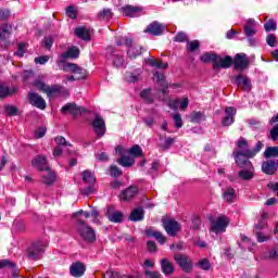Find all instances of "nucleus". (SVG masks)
<instances>
[{"label":"nucleus","mask_w":278,"mask_h":278,"mask_svg":"<svg viewBox=\"0 0 278 278\" xmlns=\"http://www.w3.org/2000/svg\"><path fill=\"white\" fill-rule=\"evenodd\" d=\"M250 63L251 61L249 60V56L242 52L236 54L235 60H232V64H235L236 71H245V68H249Z\"/></svg>","instance_id":"obj_11"},{"label":"nucleus","mask_w":278,"mask_h":278,"mask_svg":"<svg viewBox=\"0 0 278 278\" xmlns=\"http://www.w3.org/2000/svg\"><path fill=\"white\" fill-rule=\"evenodd\" d=\"M47 134V127L41 126L39 127L35 132V138H43V136Z\"/></svg>","instance_id":"obj_61"},{"label":"nucleus","mask_w":278,"mask_h":278,"mask_svg":"<svg viewBox=\"0 0 278 278\" xmlns=\"http://www.w3.org/2000/svg\"><path fill=\"white\" fill-rule=\"evenodd\" d=\"M154 79H156L159 86H161L162 93L166 94L168 92V83H166V76H164L163 73L155 72Z\"/></svg>","instance_id":"obj_26"},{"label":"nucleus","mask_w":278,"mask_h":278,"mask_svg":"<svg viewBox=\"0 0 278 278\" xmlns=\"http://www.w3.org/2000/svg\"><path fill=\"white\" fill-rule=\"evenodd\" d=\"M173 119L177 129H181V127H184V119H181V115L179 113L174 114Z\"/></svg>","instance_id":"obj_52"},{"label":"nucleus","mask_w":278,"mask_h":278,"mask_svg":"<svg viewBox=\"0 0 278 278\" xmlns=\"http://www.w3.org/2000/svg\"><path fill=\"white\" fill-rule=\"evenodd\" d=\"M264 155L266 160H270V157H278V147L266 148Z\"/></svg>","instance_id":"obj_43"},{"label":"nucleus","mask_w":278,"mask_h":278,"mask_svg":"<svg viewBox=\"0 0 278 278\" xmlns=\"http://www.w3.org/2000/svg\"><path fill=\"white\" fill-rule=\"evenodd\" d=\"M265 31H275L277 29V23L273 20H269L264 24Z\"/></svg>","instance_id":"obj_53"},{"label":"nucleus","mask_w":278,"mask_h":278,"mask_svg":"<svg viewBox=\"0 0 278 278\" xmlns=\"http://www.w3.org/2000/svg\"><path fill=\"white\" fill-rule=\"evenodd\" d=\"M195 266L198 268H201L202 270H210L212 268V264H210V261L207 258L200 260Z\"/></svg>","instance_id":"obj_47"},{"label":"nucleus","mask_w":278,"mask_h":278,"mask_svg":"<svg viewBox=\"0 0 278 278\" xmlns=\"http://www.w3.org/2000/svg\"><path fill=\"white\" fill-rule=\"evenodd\" d=\"M103 278H134L131 276L123 275L121 276L118 271H106L103 276Z\"/></svg>","instance_id":"obj_49"},{"label":"nucleus","mask_w":278,"mask_h":278,"mask_svg":"<svg viewBox=\"0 0 278 278\" xmlns=\"http://www.w3.org/2000/svg\"><path fill=\"white\" fill-rule=\"evenodd\" d=\"M0 268H16V263L11 260H0Z\"/></svg>","instance_id":"obj_51"},{"label":"nucleus","mask_w":278,"mask_h":278,"mask_svg":"<svg viewBox=\"0 0 278 278\" xmlns=\"http://www.w3.org/2000/svg\"><path fill=\"white\" fill-rule=\"evenodd\" d=\"M227 227H229V218L226 216H219L211 224V231L213 233H225L227 231Z\"/></svg>","instance_id":"obj_6"},{"label":"nucleus","mask_w":278,"mask_h":278,"mask_svg":"<svg viewBox=\"0 0 278 278\" xmlns=\"http://www.w3.org/2000/svg\"><path fill=\"white\" fill-rule=\"evenodd\" d=\"M147 236L155 238L160 244H164L166 242V237L162 235V232L155 231L153 229L146 230Z\"/></svg>","instance_id":"obj_35"},{"label":"nucleus","mask_w":278,"mask_h":278,"mask_svg":"<svg viewBox=\"0 0 278 278\" xmlns=\"http://www.w3.org/2000/svg\"><path fill=\"white\" fill-rule=\"evenodd\" d=\"M16 92V88H9L8 86L0 84V99H3L5 97H12Z\"/></svg>","instance_id":"obj_37"},{"label":"nucleus","mask_w":278,"mask_h":278,"mask_svg":"<svg viewBox=\"0 0 278 278\" xmlns=\"http://www.w3.org/2000/svg\"><path fill=\"white\" fill-rule=\"evenodd\" d=\"M142 75V71L135 70L134 72H126L125 74V80L128 81V84H136L140 79V76Z\"/></svg>","instance_id":"obj_29"},{"label":"nucleus","mask_w":278,"mask_h":278,"mask_svg":"<svg viewBox=\"0 0 278 278\" xmlns=\"http://www.w3.org/2000/svg\"><path fill=\"white\" fill-rule=\"evenodd\" d=\"M267 260H278V245L269 250L265 256Z\"/></svg>","instance_id":"obj_50"},{"label":"nucleus","mask_w":278,"mask_h":278,"mask_svg":"<svg viewBox=\"0 0 278 278\" xmlns=\"http://www.w3.org/2000/svg\"><path fill=\"white\" fill-rule=\"evenodd\" d=\"M12 36V26L8 24H2L0 26V42L8 40Z\"/></svg>","instance_id":"obj_32"},{"label":"nucleus","mask_w":278,"mask_h":278,"mask_svg":"<svg viewBox=\"0 0 278 278\" xmlns=\"http://www.w3.org/2000/svg\"><path fill=\"white\" fill-rule=\"evenodd\" d=\"M49 62V55L35 58V64H47Z\"/></svg>","instance_id":"obj_63"},{"label":"nucleus","mask_w":278,"mask_h":278,"mask_svg":"<svg viewBox=\"0 0 278 278\" xmlns=\"http://www.w3.org/2000/svg\"><path fill=\"white\" fill-rule=\"evenodd\" d=\"M164 31H166V25L160 24V22L151 23L146 29V33L152 36H162Z\"/></svg>","instance_id":"obj_16"},{"label":"nucleus","mask_w":278,"mask_h":278,"mask_svg":"<svg viewBox=\"0 0 278 278\" xmlns=\"http://www.w3.org/2000/svg\"><path fill=\"white\" fill-rule=\"evenodd\" d=\"M142 47L139 46H135V47H130L127 51V55L128 58H130V60H134V58H138V55H142Z\"/></svg>","instance_id":"obj_40"},{"label":"nucleus","mask_w":278,"mask_h":278,"mask_svg":"<svg viewBox=\"0 0 278 278\" xmlns=\"http://www.w3.org/2000/svg\"><path fill=\"white\" fill-rule=\"evenodd\" d=\"M34 86L38 88V90H41V92H45L47 94V88H49V85H46L45 81H42L41 79H36Z\"/></svg>","instance_id":"obj_48"},{"label":"nucleus","mask_w":278,"mask_h":278,"mask_svg":"<svg viewBox=\"0 0 278 278\" xmlns=\"http://www.w3.org/2000/svg\"><path fill=\"white\" fill-rule=\"evenodd\" d=\"M43 47H46L47 49H51V47H53V37L51 36L45 37Z\"/></svg>","instance_id":"obj_62"},{"label":"nucleus","mask_w":278,"mask_h":278,"mask_svg":"<svg viewBox=\"0 0 278 278\" xmlns=\"http://www.w3.org/2000/svg\"><path fill=\"white\" fill-rule=\"evenodd\" d=\"M114 16L112 9H103L97 14L98 21H110Z\"/></svg>","instance_id":"obj_38"},{"label":"nucleus","mask_w":278,"mask_h":278,"mask_svg":"<svg viewBox=\"0 0 278 278\" xmlns=\"http://www.w3.org/2000/svg\"><path fill=\"white\" fill-rule=\"evenodd\" d=\"M64 71H67L68 73H74V77L76 79H86V76L88 75V72H86L85 68L79 67L78 64L75 63H66L64 65Z\"/></svg>","instance_id":"obj_9"},{"label":"nucleus","mask_w":278,"mask_h":278,"mask_svg":"<svg viewBox=\"0 0 278 278\" xmlns=\"http://www.w3.org/2000/svg\"><path fill=\"white\" fill-rule=\"evenodd\" d=\"M46 94L50 99H53V97H68V89L61 85H52L48 86Z\"/></svg>","instance_id":"obj_8"},{"label":"nucleus","mask_w":278,"mask_h":278,"mask_svg":"<svg viewBox=\"0 0 278 278\" xmlns=\"http://www.w3.org/2000/svg\"><path fill=\"white\" fill-rule=\"evenodd\" d=\"M191 123H203L205 121V113L203 112H192L190 115Z\"/></svg>","instance_id":"obj_42"},{"label":"nucleus","mask_w":278,"mask_h":278,"mask_svg":"<svg viewBox=\"0 0 278 278\" xmlns=\"http://www.w3.org/2000/svg\"><path fill=\"white\" fill-rule=\"evenodd\" d=\"M201 43H199V40L189 41L187 43V51H197L199 49Z\"/></svg>","instance_id":"obj_56"},{"label":"nucleus","mask_w":278,"mask_h":278,"mask_svg":"<svg viewBox=\"0 0 278 278\" xmlns=\"http://www.w3.org/2000/svg\"><path fill=\"white\" fill-rule=\"evenodd\" d=\"M147 278H162V274L160 271H146Z\"/></svg>","instance_id":"obj_64"},{"label":"nucleus","mask_w":278,"mask_h":278,"mask_svg":"<svg viewBox=\"0 0 278 278\" xmlns=\"http://www.w3.org/2000/svg\"><path fill=\"white\" fill-rule=\"evenodd\" d=\"M115 153L121 156L117 159V164H119V166H123L124 168H131V166L136 164V160H134V157L126 156L127 149H125L123 146H117L115 148Z\"/></svg>","instance_id":"obj_5"},{"label":"nucleus","mask_w":278,"mask_h":278,"mask_svg":"<svg viewBox=\"0 0 278 278\" xmlns=\"http://www.w3.org/2000/svg\"><path fill=\"white\" fill-rule=\"evenodd\" d=\"M113 66H115V68H125V66H127V63L125 62V58L123 55L114 54Z\"/></svg>","instance_id":"obj_39"},{"label":"nucleus","mask_w":278,"mask_h":278,"mask_svg":"<svg viewBox=\"0 0 278 278\" xmlns=\"http://www.w3.org/2000/svg\"><path fill=\"white\" fill-rule=\"evenodd\" d=\"M201 62L204 64H210L213 62L214 71H220V68H231V64H233V58L226 55L222 58L220 55L214 52H206L200 56Z\"/></svg>","instance_id":"obj_2"},{"label":"nucleus","mask_w":278,"mask_h":278,"mask_svg":"<svg viewBox=\"0 0 278 278\" xmlns=\"http://www.w3.org/2000/svg\"><path fill=\"white\" fill-rule=\"evenodd\" d=\"M83 181L85 184H89V186H90V185L94 184V181H97V178H94V175H92V172L85 170L83 173Z\"/></svg>","instance_id":"obj_44"},{"label":"nucleus","mask_w":278,"mask_h":278,"mask_svg":"<svg viewBox=\"0 0 278 278\" xmlns=\"http://www.w3.org/2000/svg\"><path fill=\"white\" fill-rule=\"evenodd\" d=\"M223 199L227 203H233V200L236 199V190L233 188H231V187L227 188L223 192Z\"/></svg>","instance_id":"obj_34"},{"label":"nucleus","mask_w":278,"mask_h":278,"mask_svg":"<svg viewBox=\"0 0 278 278\" xmlns=\"http://www.w3.org/2000/svg\"><path fill=\"white\" fill-rule=\"evenodd\" d=\"M244 34L248 38H251L257 34V30H255V27L251 26H243Z\"/></svg>","instance_id":"obj_55"},{"label":"nucleus","mask_w":278,"mask_h":278,"mask_svg":"<svg viewBox=\"0 0 278 278\" xmlns=\"http://www.w3.org/2000/svg\"><path fill=\"white\" fill-rule=\"evenodd\" d=\"M161 270L167 277L175 273V266L168 261V258L161 260Z\"/></svg>","instance_id":"obj_27"},{"label":"nucleus","mask_w":278,"mask_h":278,"mask_svg":"<svg viewBox=\"0 0 278 278\" xmlns=\"http://www.w3.org/2000/svg\"><path fill=\"white\" fill-rule=\"evenodd\" d=\"M92 127L99 138L105 136V121L100 115H96V118L92 122Z\"/></svg>","instance_id":"obj_15"},{"label":"nucleus","mask_w":278,"mask_h":278,"mask_svg":"<svg viewBox=\"0 0 278 278\" xmlns=\"http://www.w3.org/2000/svg\"><path fill=\"white\" fill-rule=\"evenodd\" d=\"M278 161L268 160L263 162L262 170L265 175H275L277 173Z\"/></svg>","instance_id":"obj_21"},{"label":"nucleus","mask_w":278,"mask_h":278,"mask_svg":"<svg viewBox=\"0 0 278 278\" xmlns=\"http://www.w3.org/2000/svg\"><path fill=\"white\" fill-rule=\"evenodd\" d=\"M47 247H49V243L46 240L35 241L27 250L28 260H40Z\"/></svg>","instance_id":"obj_3"},{"label":"nucleus","mask_w":278,"mask_h":278,"mask_svg":"<svg viewBox=\"0 0 278 278\" xmlns=\"http://www.w3.org/2000/svg\"><path fill=\"white\" fill-rule=\"evenodd\" d=\"M43 173L45 174L41 178L42 184H46V186H53V184H55V172H53L52 168L49 167Z\"/></svg>","instance_id":"obj_25"},{"label":"nucleus","mask_w":278,"mask_h":278,"mask_svg":"<svg viewBox=\"0 0 278 278\" xmlns=\"http://www.w3.org/2000/svg\"><path fill=\"white\" fill-rule=\"evenodd\" d=\"M226 116L222 121L223 127H229L230 125H233L235 116H236V109L232 106H228L225 110Z\"/></svg>","instance_id":"obj_22"},{"label":"nucleus","mask_w":278,"mask_h":278,"mask_svg":"<svg viewBox=\"0 0 278 278\" xmlns=\"http://www.w3.org/2000/svg\"><path fill=\"white\" fill-rule=\"evenodd\" d=\"M25 49H27L26 43H18L16 55H18V58H23L25 55Z\"/></svg>","instance_id":"obj_59"},{"label":"nucleus","mask_w":278,"mask_h":278,"mask_svg":"<svg viewBox=\"0 0 278 278\" xmlns=\"http://www.w3.org/2000/svg\"><path fill=\"white\" fill-rule=\"evenodd\" d=\"M163 227L168 236L175 238L181 230V225L175 219H166L163 222Z\"/></svg>","instance_id":"obj_10"},{"label":"nucleus","mask_w":278,"mask_h":278,"mask_svg":"<svg viewBox=\"0 0 278 278\" xmlns=\"http://www.w3.org/2000/svg\"><path fill=\"white\" fill-rule=\"evenodd\" d=\"M33 168H37V170L46 172L51 168L49 166V162L47 161V156L45 155H36L31 161Z\"/></svg>","instance_id":"obj_13"},{"label":"nucleus","mask_w":278,"mask_h":278,"mask_svg":"<svg viewBox=\"0 0 278 278\" xmlns=\"http://www.w3.org/2000/svg\"><path fill=\"white\" fill-rule=\"evenodd\" d=\"M77 231L86 242H94V240H97L94 229H92V227L88 226L86 222L79 218L77 219Z\"/></svg>","instance_id":"obj_4"},{"label":"nucleus","mask_w":278,"mask_h":278,"mask_svg":"<svg viewBox=\"0 0 278 278\" xmlns=\"http://www.w3.org/2000/svg\"><path fill=\"white\" fill-rule=\"evenodd\" d=\"M264 149V143L262 141L256 142L254 150H243L236 152L235 160L240 168H243L239 172L240 179L249 181L253 179V164L249 161V157H255Z\"/></svg>","instance_id":"obj_1"},{"label":"nucleus","mask_w":278,"mask_h":278,"mask_svg":"<svg viewBox=\"0 0 278 278\" xmlns=\"http://www.w3.org/2000/svg\"><path fill=\"white\" fill-rule=\"evenodd\" d=\"M110 170L111 177H121V175H123V172L116 165H112Z\"/></svg>","instance_id":"obj_58"},{"label":"nucleus","mask_w":278,"mask_h":278,"mask_svg":"<svg viewBox=\"0 0 278 278\" xmlns=\"http://www.w3.org/2000/svg\"><path fill=\"white\" fill-rule=\"evenodd\" d=\"M138 194V188L136 186H130L123 190L119 194L121 201H131Z\"/></svg>","instance_id":"obj_24"},{"label":"nucleus","mask_w":278,"mask_h":278,"mask_svg":"<svg viewBox=\"0 0 278 278\" xmlns=\"http://www.w3.org/2000/svg\"><path fill=\"white\" fill-rule=\"evenodd\" d=\"M140 98L144 103H148L149 105L153 104L155 101V94L152 92L151 89H143L140 92Z\"/></svg>","instance_id":"obj_28"},{"label":"nucleus","mask_w":278,"mask_h":278,"mask_svg":"<svg viewBox=\"0 0 278 278\" xmlns=\"http://www.w3.org/2000/svg\"><path fill=\"white\" fill-rule=\"evenodd\" d=\"M75 34L78 38H81V40H90V33H88V29H86V27L76 28Z\"/></svg>","instance_id":"obj_41"},{"label":"nucleus","mask_w":278,"mask_h":278,"mask_svg":"<svg viewBox=\"0 0 278 278\" xmlns=\"http://www.w3.org/2000/svg\"><path fill=\"white\" fill-rule=\"evenodd\" d=\"M70 273L72 277H84V273H86V265L80 262L74 263L70 267Z\"/></svg>","instance_id":"obj_23"},{"label":"nucleus","mask_w":278,"mask_h":278,"mask_svg":"<svg viewBox=\"0 0 278 278\" xmlns=\"http://www.w3.org/2000/svg\"><path fill=\"white\" fill-rule=\"evenodd\" d=\"M56 147L53 150L54 157H60L62 153H64V149H67V147H73L64 137H56L54 139Z\"/></svg>","instance_id":"obj_14"},{"label":"nucleus","mask_w":278,"mask_h":278,"mask_svg":"<svg viewBox=\"0 0 278 278\" xmlns=\"http://www.w3.org/2000/svg\"><path fill=\"white\" fill-rule=\"evenodd\" d=\"M235 84L244 92H251V79L249 77L239 74L235 77Z\"/></svg>","instance_id":"obj_17"},{"label":"nucleus","mask_w":278,"mask_h":278,"mask_svg":"<svg viewBox=\"0 0 278 278\" xmlns=\"http://www.w3.org/2000/svg\"><path fill=\"white\" fill-rule=\"evenodd\" d=\"M127 153H129L132 159L140 157V155H142V148H140L138 144H135L127 151Z\"/></svg>","instance_id":"obj_45"},{"label":"nucleus","mask_w":278,"mask_h":278,"mask_svg":"<svg viewBox=\"0 0 278 278\" xmlns=\"http://www.w3.org/2000/svg\"><path fill=\"white\" fill-rule=\"evenodd\" d=\"M4 110L9 116H16L18 114V109L14 105L8 104Z\"/></svg>","instance_id":"obj_54"},{"label":"nucleus","mask_w":278,"mask_h":278,"mask_svg":"<svg viewBox=\"0 0 278 278\" xmlns=\"http://www.w3.org/2000/svg\"><path fill=\"white\" fill-rule=\"evenodd\" d=\"M119 12H123L125 16H129L130 18H136V16H140V12H142V8L126 4L125 7H122L119 9Z\"/></svg>","instance_id":"obj_18"},{"label":"nucleus","mask_w":278,"mask_h":278,"mask_svg":"<svg viewBox=\"0 0 278 278\" xmlns=\"http://www.w3.org/2000/svg\"><path fill=\"white\" fill-rule=\"evenodd\" d=\"M174 260L181 270H184V273H190L194 266L192 258L188 257L186 254H175Z\"/></svg>","instance_id":"obj_7"},{"label":"nucleus","mask_w":278,"mask_h":278,"mask_svg":"<svg viewBox=\"0 0 278 278\" xmlns=\"http://www.w3.org/2000/svg\"><path fill=\"white\" fill-rule=\"evenodd\" d=\"M66 14L70 18H77V10L74 7H68L66 9Z\"/></svg>","instance_id":"obj_60"},{"label":"nucleus","mask_w":278,"mask_h":278,"mask_svg":"<svg viewBox=\"0 0 278 278\" xmlns=\"http://www.w3.org/2000/svg\"><path fill=\"white\" fill-rule=\"evenodd\" d=\"M144 219V210L142 207H137L135 208L130 215H129V220L132 223H138L139 220Z\"/></svg>","instance_id":"obj_31"},{"label":"nucleus","mask_w":278,"mask_h":278,"mask_svg":"<svg viewBox=\"0 0 278 278\" xmlns=\"http://www.w3.org/2000/svg\"><path fill=\"white\" fill-rule=\"evenodd\" d=\"M105 216L111 223H123L124 215L121 211H115L114 207L109 206L106 208Z\"/></svg>","instance_id":"obj_19"},{"label":"nucleus","mask_w":278,"mask_h":278,"mask_svg":"<svg viewBox=\"0 0 278 278\" xmlns=\"http://www.w3.org/2000/svg\"><path fill=\"white\" fill-rule=\"evenodd\" d=\"M28 101L30 105H34V108H38V110L47 109V102L45 101V98L34 91H30L28 93Z\"/></svg>","instance_id":"obj_12"},{"label":"nucleus","mask_w":278,"mask_h":278,"mask_svg":"<svg viewBox=\"0 0 278 278\" xmlns=\"http://www.w3.org/2000/svg\"><path fill=\"white\" fill-rule=\"evenodd\" d=\"M62 60H68V58L76 60V58H79V48L73 46L70 49H67L66 52L61 54Z\"/></svg>","instance_id":"obj_33"},{"label":"nucleus","mask_w":278,"mask_h":278,"mask_svg":"<svg viewBox=\"0 0 278 278\" xmlns=\"http://www.w3.org/2000/svg\"><path fill=\"white\" fill-rule=\"evenodd\" d=\"M173 142H175V139L172 137L160 136L159 138V147L160 149H163V151L170 149V147H173Z\"/></svg>","instance_id":"obj_30"},{"label":"nucleus","mask_w":278,"mask_h":278,"mask_svg":"<svg viewBox=\"0 0 278 278\" xmlns=\"http://www.w3.org/2000/svg\"><path fill=\"white\" fill-rule=\"evenodd\" d=\"M61 112L62 114H66V112H70V114H73V116H79L81 112H86V109L77 106V104L75 103H68L61 109Z\"/></svg>","instance_id":"obj_20"},{"label":"nucleus","mask_w":278,"mask_h":278,"mask_svg":"<svg viewBox=\"0 0 278 278\" xmlns=\"http://www.w3.org/2000/svg\"><path fill=\"white\" fill-rule=\"evenodd\" d=\"M186 40H188V35H186V33H178L175 37H174V42H186Z\"/></svg>","instance_id":"obj_57"},{"label":"nucleus","mask_w":278,"mask_h":278,"mask_svg":"<svg viewBox=\"0 0 278 278\" xmlns=\"http://www.w3.org/2000/svg\"><path fill=\"white\" fill-rule=\"evenodd\" d=\"M274 123H278V115L271 117V119L269 121V125H273ZM269 134H270L271 140H274V142H277V140H278V124L271 128Z\"/></svg>","instance_id":"obj_36"},{"label":"nucleus","mask_w":278,"mask_h":278,"mask_svg":"<svg viewBox=\"0 0 278 278\" xmlns=\"http://www.w3.org/2000/svg\"><path fill=\"white\" fill-rule=\"evenodd\" d=\"M237 147L241 150L239 151H253L254 149H249V141H247V139H244V137H241L238 141H237Z\"/></svg>","instance_id":"obj_46"}]
</instances>
